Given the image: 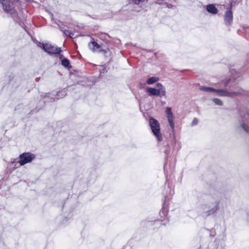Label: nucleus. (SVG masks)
<instances>
[{
  "instance_id": "nucleus-1",
  "label": "nucleus",
  "mask_w": 249,
  "mask_h": 249,
  "mask_svg": "<svg viewBox=\"0 0 249 249\" xmlns=\"http://www.w3.org/2000/svg\"><path fill=\"white\" fill-rule=\"evenodd\" d=\"M200 89L206 92H210L214 93V95L220 96H229L232 97L237 95L241 93V89H238L237 91L230 92L225 89H215L210 87L202 86L200 88Z\"/></svg>"
},
{
  "instance_id": "nucleus-2",
  "label": "nucleus",
  "mask_w": 249,
  "mask_h": 249,
  "mask_svg": "<svg viewBox=\"0 0 249 249\" xmlns=\"http://www.w3.org/2000/svg\"><path fill=\"white\" fill-rule=\"evenodd\" d=\"M149 124L153 135L158 141L162 140V136L160 132V124L159 122L153 118H150Z\"/></svg>"
},
{
  "instance_id": "nucleus-3",
  "label": "nucleus",
  "mask_w": 249,
  "mask_h": 249,
  "mask_svg": "<svg viewBox=\"0 0 249 249\" xmlns=\"http://www.w3.org/2000/svg\"><path fill=\"white\" fill-rule=\"evenodd\" d=\"M39 44L40 47L42 48L45 52L49 53L58 54L61 51L60 48L53 46L51 44L39 43Z\"/></svg>"
},
{
  "instance_id": "nucleus-4",
  "label": "nucleus",
  "mask_w": 249,
  "mask_h": 249,
  "mask_svg": "<svg viewBox=\"0 0 249 249\" xmlns=\"http://www.w3.org/2000/svg\"><path fill=\"white\" fill-rule=\"evenodd\" d=\"M35 155L29 153H25L20 155L18 163L20 166L23 165L27 163L30 162L35 159Z\"/></svg>"
},
{
  "instance_id": "nucleus-5",
  "label": "nucleus",
  "mask_w": 249,
  "mask_h": 249,
  "mask_svg": "<svg viewBox=\"0 0 249 249\" xmlns=\"http://www.w3.org/2000/svg\"><path fill=\"white\" fill-rule=\"evenodd\" d=\"M146 91L149 93V95L162 97L165 96L166 94V89L165 88L156 89L155 88L149 87L146 89Z\"/></svg>"
},
{
  "instance_id": "nucleus-6",
  "label": "nucleus",
  "mask_w": 249,
  "mask_h": 249,
  "mask_svg": "<svg viewBox=\"0 0 249 249\" xmlns=\"http://www.w3.org/2000/svg\"><path fill=\"white\" fill-rule=\"evenodd\" d=\"M18 0H0V3L2 5L3 9L8 13L12 11L13 2L18 1Z\"/></svg>"
},
{
  "instance_id": "nucleus-7",
  "label": "nucleus",
  "mask_w": 249,
  "mask_h": 249,
  "mask_svg": "<svg viewBox=\"0 0 249 249\" xmlns=\"http://www.w3.org/2000/svg\"><path fill=\"white\" fill-rule=\"evenodd\" d=\"M242 123L241 124V127L246 132H249V114H246L242 117Z\"/></svg>"
},
{
  "instance_id": "nucleus-8",
  "label": "nucleus",
  "mask_w": 249,
  "mask_h": 249,
  "mask_svg": "<svg viewBox=\"0 0 249 249\" xmlns=\"http://www.w3.org/2000/svg\"><path fill=\"white\" fill-rule=\"evenodd\" d=\"M220 202H218L215 203L213 207L210 210L206 212V215L214 214L219 210Z\"/></svg>"
},
{
  "instance_id": "nucleus-9",
  "label": "nucleus",
  "mask_w": 249,
  "mask_h": 249,
  "mask_svg": "<svg viewBox=\"0 0 249 249\" xmlns=\"http://www.w3.org/2000/svg\"><path fill=\"white\" fill-rule=\"evenodd\" d=\"M224 20L226 24L230 25L232 21V13L231 11L229 10L225 13Z\"/></svg>"
},
{
  "instance_id": "nucleus-10",
  "label": "nucleus",
  "mask_w": 249,
  "mask_h": 249,
  "mask_svg": "<svg viewBox=\"0 0 249 249\" xmlns=\"http://www.w3.org/2000/svg\"><path fill=\"white\" fill-rule=\"evenodd\" d=\"M89 48L92 50L93 52H100V46L98 45L96 42L94 41H92L90 42L89 44Z\"/></svg>"
},
{
  "instance_id": "nucleus-11",
  "label": "nucleus",
  "mask_w": 249,
  "mask_h": 249,
  "mask_svg": "<svg viewBox=\"0 0 249 249\" xmlns=\"http://www.w3.org/2000/svg\"><path fill=\"white\" fill-rule=\"evenodd\" d=\"M206 10L207 11L212 14L215 15L218 12L217 9L215 7V5L213 4H210L206 6Z\"/></svg>"
},
{
  "instance_id": "nucleus-12",
  "label": "nucleus",
  "mask_w": 249,
  "mask_h": 249,
  "mask_svg": "<svg viewBox=\"0 0 249 249\" xmlns=\"http://www.w3.org/2000/svg\"><path fill=\"white\" fill-rule=\"evenodd\" d=\"M166 113L167 114V119H174V117L173 114V112L172 111V109L171 107H167L166 108Z\"/></svg>"
},
{
  "instance_id": "nucleus-13",
  "label": "nucleus",
  "mask_w": 249,
  "mask_h": 249,
  "mask_svg": "<svg viewBox=\"0 0 249 249\" xmlns=\"http://www.w3.org/2000/svg\"><path fill=\"white\" fill-rule=\"evenodd\" d=\"M159 79L158 77H151L149 78H148L146 81V83L148 85H151L153 84L158 81H159Z\"/></svg>"
},
{
  "instance_id": "nucleus-14",
  "label": "nucleus",
  "mask_w": 249,
  "mask_h": 249,
  "mask_svg": "<svg viewBox=\"0 0 249 249\" xmlns=\"http://www.w3.org/2000/svg\"><path fill=\"white\" fill-rule=\"evenodd\" d=\"M63 55H60L59 58L60 59H61V64L62 65L64 66L65 67H68L70 64L69 61L66 59V58H63L62 59Z\"/></svg>"
},
{
  "instance_id": "nucleus-15",
  "label": "nucleus",
  "mask_w": 249,
  "mask_h": 249,
  "mask_svg": "<svg viewBox=\"0 0 249 249\" xmlns=\"http://www.w3.org/2000/svg\"><path fill=\"white\" fill-rule=\"evenodd\" d=\"M62 31L66 36L73 37L74 34L72 31L67 29H62Z\"/></svg>"
},
{
  "instance_id": "nucleus-16",
  "label": "nucleus",
  "mask_w": 249,
  "mask_h": 249,
  "mask_svg": "<svg viewBox=\"0 0 249 249\" xmlns=\"http://www.w3.org/2000/svg\"><path fill=\"white\" fill-rule=\"evenodd\" d=\"M167 120H168L169 124L170 125V126L171 127L172 131H174L175 129V123L174 122V119H168Z\"/></svg>"
},
{
  "instance_id": "nucleus-17",
  "label": "nucleus",
  "mask_w": 249,
  "mask_h": 249,
  "mask_svg": "<svg viewBox=\"0 0 249 249\" xmlns=\"http://www.w3.org/2000/svg\"><path fill=\"white\" fill-rule=\"evenodd\" d=\"M213 101L217 105L222 106L223 105L222 102L219 99L214 98Z\"/></svg>"
},
{
  "instance_id": "nucleus-18",
  "label": "nucleus",
  "mask_w": 249,
  "mask_h": 249,
  "mask_svg": "<svg viewBox=\"0 0 249 249\" xmlns=\"http://www.w3.org/2000/svg\"><path fill=\"white\" fill-rule=\"evenodd\" d=\"M160 214L161 217H162V215H163V216L165 217L167 215V212L165 210H162L160 212Z\"/></svg>"
},
{
  "instance_id": "nucleus-19",
  "label": "nucleus",
  "mask_w": 249,
  "mask_h": 249,
  "mask_svg": "<svg viewBox=\"0 0 249 249\" xmlns=\"http://www.w3.org/2000/svg\"><path fill=\"white\" fill-rule=\"evenodd\" d=\"M198 123V120L196 118H194L192 122V125H196Z\"/></svg>"
},
{
  "instance_id": "nucleus-20",
  "label": "nucleus",
  "mask_w": 249,
  "mask_h": 249,
  "mask_svg": "<svg viewBox=\"0 0 249 249\" xmlns=\"http://www.w3.org/2000/svg\"><path fill=\"white\" fill-rule=\"evenodd\" d=\"M142 1L143 0H133V2L137 5L140 4Z\"/></svg>"
},
{
  "instance_id": "nucleus-21",
  "label": "nucleus",
  "mask_w": 249,
  "mask_h": 249,
  "mask_svg": "<svg viewBox=\"0 0 249 249\" xmlns=\"http://www.w3.org/2000/svg\"><path fill=\"white\" fill-rule=\"evenodd\" d=\"M156 87L158 88V89H160L161 88H164L162 85L160 83H158L156 84Z\"/></svg>"
},
{
  "instance_id": "nucleus-22",
  "label": "nucleus",
  "mask_w": 249,
  "mask_h": 249,
  "mask_svg": "<svg viewBox=\"0 0 249 249\" xmlns=\"http://www.w3.org/2000/svg\"><path fill=\"white\" fill-rule=\"evenodd\" d=\"M231 79H229V80H227V81H225V83H224V86H225V87L227 86H228V84H229V83H230L231 82Z\"/></svg>"
},
{
  "instance_id": "nucleus-23",
  "label": "nucleus",
  "mask_w": 249,
  "mask_h": 249,
  "mask_svg": "<svg viewBox=\"0 0 249 249\" xmlns=\"http://www.w3.org/2000/svg\"><path fill=\"white\" fill-rule=\"evenodd\" d=\"M60 93V92H59L58 94H57V96H58V98H59L60 96H59V94Z\"/></svg>"
},
{
  "instance_id": "nucleus-24",
  "label": "nucleus",
  "mask_w": 249,
  "mask_h": 249,
  "mask_svg": "<svg viewBox=\"0 0 249 249\" xmlns=\"http://www.w3.org/2000/svg\"><path fill=\"white\" fill-rule=\"evenodd\" d=\"M171 5V4H168V7H170Z\"/></svg>"
},
{
  "instance_id": "nucleus-25",
  "label": "nucleus",
  "mask_w": 249,
  "mask_h": 249,
  "mask_svg": "<svg viewBox=\"0 0 249 249\" xmlns=\"http://www.w3.org/2000/svg\"><path fill=\"white\" fill-rule=\"evenodd\" d=\"M171 5V4H168V7H170Z\"/></svg>"
},
{
  "instance_id": "nucleus-26",
  "label": "nucleus",
  "mask_w": 249,
  "mask_h": 249,
  "mask_svg": "<svg viewBox=\"0 0 249 249\" xmlns=\"http://www.w3.org/2000/svg\"><path fill=\"white\" fill-rule=\"evenodd\" d=\"M231 79V81H234V79Z\"/></svg>"
}]
</instances>
